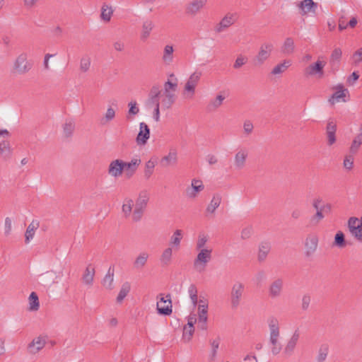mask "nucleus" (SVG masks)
Segmentation results:
<instances>
[{"instance_id":"nucleus-1","label":"nucleus","mask_w":362,"mask_h":362,"mask_svg":"<svg viewBox=\"0 0 362 362\" xmlns=\"http://www.w3.org/2000/svg\"><path fill=\"white\" fill-rule=\"evenodd\" d=\"M268 325L269 328V345L271 352L274 356L278 355L282 350V345L279 341L280 328L279 320L271 317L268 320Z\"/></svg>"},{"instance_id":"nucleus-2","label":"nucleus","mask_w":362,"mask_h":362,"mask_svg":"<svg viewBox=\"0 0 362 362\" xmlns=\"http://www.w3.org/2000/svg\"><path fill=\"white\" fill-rule=\"evenodd\" d=\"M211 259L212 249L206 248V250H199L193 262L194 269L199 272H204Z\"/></svg>"},{"instance_id":"nucleus-3","label":"nucleus","mask_w":362,"mask_h":362,"mask_svg":"<svg viewBox=\"0 0 362 362\" xmlns=\"http://www.w3.org/2000/svg\"><path fill=\"white\" fill-rule=\"evenodd\" d=\"M245 291V286L240 281L235 282L230 290V305L233 309L237 308L241 302Z\"/></svg>"},{"instance_id":"nucleus-4","label":"nucleus","mask_w":362,"mask_h":362,"mask_svg":"<svg viewBox=\"0 0 362 362\" xmlns=\"http://www.w3.org/2000/svg\"><path fill=\"white\" fill-rule=\"evenodd\" d=\"M13 72L19 75L25 74L32 69V64L28 61L25 53L19 54L13 63Z\"/></svg>"},{"instance_id":"nucleus-5","label":"nucleus","mask_w":362,"mask_h":362,"mask_svg":"<svg viewBox=\"0 0 362 362\" xmlns=\"http://www.w3.org/2000/svg\"><path fill=\"white\" fill-rule=\"evenodd\" d=\"M273 48L274 46L272 43L262 44L257 54L253 59L254 65L257 66L262 65L269 58Z\"/></svg>"},{"instance_id":"nucleus-6","label":"nucleus","mask_w":362,"mask_h":362,"mask_svg":"<svg viewBox=\"0 0 362 362\" xmlns=\"http://www.w3.org/2000/svg\"><path fill=\"white\" fill-rule=\"evenodd\" d=\"M160 301L157 303L156 309L158 313L162 315L168 316L172 314V300L170 293L163 296V294H160Z\"/></svg>"},{"instance_id":"nucleus-7","label":"nucleus","mask_w":362,"mask_h":362,"mask_svg":"<svg viewBox=\"0 0 362 362\" xmlns=\"http://www.w3.org/2000/svg\"><path fill=\"white\" fill-rule=\"evenodd\" d=\"M201 76V72L195 71L189 77L184 88V94L187 95V98H193L195 93L196 86H197L198 82L200 80Z\"/></svg>"},{"instance_id":"nucleus-8","label":"nucleus","mask_w":362,"mask_h":362,"mask_svg":"<svg viewBox=\"0 0 362 362\" xmlns=\"http://www.w3.org/2000/svg\"><path fill=\"white\" fill-rule=\"evenodd\" d=\"M319 238L315 233H310L305 240V255L306 257L312 256L318 247Z\"/></svg>"},{"instance_id":"nucleus-9","label":"nucleus","mask_w":362,"mask_h":362,"mask_svg":"<svg viewBox=\"0 0 362 362\" xmlns=\"http://www.w3.org/2000/svg\"><path fill=\"white\" fill-rule=\"evenodd\" d=\"M237 15L235 13H227L221 21L214 27V30L217 33H222L230 26L233 25L237 21Z\"/></svg>"},{"instance_id":"nucleus-10","label":"nucleus","mask_w":362,"mask_h":362,"mask_svg":"<svg viewBox=\"0 0 362 362\" xmlns=\"http://www.w3.org/2000/svg\"><path fill=\"white\" fill-rule=\"evenodd\" d=\"M197 319L196 315H189L187 317V324L183 328L182 339L186 341H189L194 332V324Z\"/></svg>"},{"instance_id":"nucleus-11","label":"nucleus","mask_w":362,"mask_h":362,"mask_svg":"<svg viewBox=\"0 0 362 362\" xmlns=\"http://www.w3.org/2000/svg\"><path fill=\"white\" fill-rule=\"evenodd\" d=\"M284 288V281L281 278L274 280L269 285L268 288L269 296L272 298H277L282 294Z\"/></svg>"},{"instance_id":"nucleus-12","label":"nucleus","mask_w":362,"mask_h":362,"mask_svg":"<svg viewBox=\"0 0 362 362\" xmlns=\"http://www.w3.org/2000/svg\"><path fill=\"white\" fill-rule=\"evenodd\" d=\"M348 228L351 235L362 242V223L358 224V218L351 217L348 220Z\"/></svg>"},{"instance_id":"nucleus-13","label":"nucleus","mask_w":362,"mask_h":362,"mask_svg":"<svg viewBox=\"0 0 362 362\" xmlns=\"http://www.w3.org/2000/svg\"><path fill=\"white\" fill-rule=\"evenodd\" d=\"M141 163V160L139 158H134L129 162H124L123 160L125 177L128 179L132 177L136 173Z\"/></svg>"},{"instance_id":"nucleus-14","label":"nucleus","mask_w":362,"mask_h":362,"mask_svg":"<svg viewBox=\"0 0 362 362\" xmlns=\"http://www.w3.org/2000/svg\"><path fill=\"white\" fill-rule=\"evenodd\" d=\"M333 89H334L335 91L329 99V103L333 105L335 102H339L340 100L346 102L345 98L346 95H349V93L348 89L344 88L343 84H337Z\"/></svg>"},{"instance_id":"nucleus-15","label":"nucleus","mask_w":362,"mask_h":362,"mask_svg":"<svg viewBox=\"0 0 362 362\" xmlns=\"http://www.w3.org/2000/svg\"><path fill=\"white\" fill-rule=\"evenodd\" d=\"M123 160L121 159H116L112 160L108 166L107 173L113 177H120L124 172Z\"/></svg>"},{"instance_id":"nucleus-16","label":"nucleus","mask_w":362,"mask_h":362,"mask_svg":"<svg viewBox=\"0 0 362 362\" xmlns=\"http://www.w3.org/2000/svg\"><path fill=\"white\" fill-rule=\"evenodd\" d=\"M300 338V332L298 329H296L293 333L291 338L288 340L284 349V354L285 356H291L293 353L296 345L298 342Z\"/></svg>"},{"instance_id":"nucleus-17","label":"nucleus","mask_w":362,"mask_h":362,"mask_svg":"<svg viewBox=\"0 0 362 362\" xmlns=\"http://www.w3.org/2000/svg\"><path fill=\"white\" fill-rule=\"evenodd\" d=\"M248 157L247 149L243 148L239 149L234 157V165L238 170H241L245 166L246 160Z\"/></svg>"},{"instance_id":"nucleus-18","label":"nucleus","mask_w":362,"mask_h":362,"mask_svg":"<svg viewBox=\"0 0 362 362\" xmlns=\"http://www.w3.org/2000/svg\"><path fill=\"white\" fill-rule=\"evenodd\" d=\"M325 62L322 61H317L315 63L309 65L305 70V74L308 76L318 75L319 77H322L324 75V66Z\"/></svg>"},{"instance_id":"nucleus-19","label":"nucleus","mask_w":362,"mask_h":362,"mask_svg":"<svg viewBox=\"0 0 362 362\" xmlns=\"http://www.w3.org/2000/svg\"><path fill=\"white\" fill-rule=\"evenodd\" d=\"M150 137V129L145 122L139 124V132L137 134L136 141L138 145H144Z\"/></svg>"},{"instance_id":"nucleus-20","label":"nucleus","mask_w":362,"mask_h":362,"mask_svg":"<svg viewBox=\"0 0 362 362\" xmlns=\"http://www.w3.org/2000/svg\"><path fill=\"white\" fill-rule=\"evenodd\" d=\"M45 344L46 341L42 337H37L28 344L27 347L28 352L30 354H35L45 347Z\"/></svg>"},{"instance_id":"nucleus-21","label":"nucleus","mask_w":362,"mask_h":362,"mask_svg":"<svg viewBox=\"0 0 362 362\" xmlns=\"http://www.w3.org/2000/svg\"><path fill=\"white\" fill-rule=\"evenodd\" d=\"M336 132H337V124L332 120L329 119L327 122L326 127V134L327 136V144L332 146L336 142Z\"/></svg>"},{"instance_id":"nucleus-22","label":"nucleus","mask_w":362,"mask_h":362,"mask_svg":"<svg viewBox=\"0 0 362 362\" xmlns=\"http://www.w3.org/2000/svg\"><path fill=\"white\" fill-rule=\"evenodd\" d=\"M226 98L225 92H220L214 99L210 100L206 109L209 112H214L220 107Z\"/></svg>"},{"instance_id":"nucleus-23","label":"nucleus","mask_w":362,"mask_h":362,"mask_svg":"<svg viewBox=\"0 0 362 362\" xmlns=\"http://www.w3.org/2000/svg\"><path fill=\"white\" fill-rule=\"evenodd\" d=\"M298 6L300 9L301 15L304 16L310 12H315L317 4L313 0H303L298 4Z\"/></svg>"},{"instance_id":"nucleus-24","label":"nucleus","mask_w":362,"mask_h":362,"mask_svg":"<svg viewBox=\"0 0 362 362\" xmlns=\"http://www.w3.org/2000/svg\"><path fill=\"white\" fill-rule=\"evenodd\" d=\"M154 26V23L151 20H146L143 22L140 34L141 41L145 42L150 37Z\"/></svg>"},{"instance_id":"nucleus-25","label":"nucleus","mask_w":362,"mask_h":362,"mask_svg":"<svg viewBox=\"0 0 362 362\" xmlns=\"http://www.w3.org/2000/svg\"><path fill=\"white\" fill-rule=\"evenodd\" d=\"M95 268L91 264H88L83 275L82 281L84 284L91 286L93 284L95 276Z\"/></svg>"},{"instance_id":"nucleus-26","label":"nucleus","mask_w":362,"mask_h":362,"mask_svg":"<svg viewBox=\"0 0 362 362\" xmlns=\"http://www.w3.org/2000/svg\"><path fill=\"white\" fill-rule=\"evenodd\" d=\"M114 266H110L101 282L102 285L107 290L114 288Z\"/></svg>"},{"instance_id":"nucleus-27","label":"nucleus","mask_w":362,"mask_h":362,"mask_svg":"<svg viewBox=\"0 0 362 362\" xmlns=\"http://www.w3.org/2000/svg\"><path fill=\"white\" fill-rule=\"evenodd\" d=\"M341 55L342 52L340 48H335L331 54L329 64L334 71H337L339 68Z\"/></svg>"},{"instance_id":"nucleus-28","label":"nucleus","mask_w":362,"mask_h":362,"mask_svg":"<svg viewBox=\"0 0 362 362\" xmlns=\"http://www.w3.org/2000/svg\"><path fill=\"white\" fill-rule=\"evenodd\" d=\"M176 95L175 93H163L160 95L161 108L164 110L170 109L175 103Z\"/></svg>"},{"instance_id":"nucleus-29","label":"nucleus","mask_w":362,"mask_h":362,"mask_svg":"<svg viewBox=\"0 0 362 362\" xmlns=\"http://www.w3.org/2000/svg\"><path fill=\"white\" fill-rule=\"evenodd\" d=\"M149 255L146 252H141L136 257L133 262V267L136 270H141L147 264Z\"/></svg>"},{"instance_id":"nucleus-30","label":"nucleus","mask_w":362,"mask_h":362,"mask_svg":"<svg viewBox=\"0 0 362 362\" xmlns=\"http://www.w3.org/2000/svg\"><path fill=\"white\" fill-rule=\"evenodd\" d=\"M174 48L171 45H166L163 51L162 61L165 65L173 63L174 59Z\"/></svg>"},{"instance_id":"nucleus-31","label":"nucleus","mask_w":362,"mask_h":362,"mask_svg":"<svg viewBox=\"0 0 362 362\" xmlns=\"http://www.w3.org/2000/svg\"><path fill=\"white\" fill-rule=\"evenodd\" d=\"M206 3V0H194L187 5L186 12L189 14L194 15L204 6Z\"/></svg>"},{"instance_id":"nucleus-32","label":"nucleus","mask_w":362,"mask_h":362,"mask_svg":"<svg viewBox=\"0 0 362 362\" xmlns=\"http://www.w3.org/2000/svg\"><path fill=\"white\" fill-rule=\"evenodd\" d=\"M177 158L176 151H170L169 153L160 160V165L162 167L167 168L170 165H175L177 163Z\"/></svg>"},{"instance_id":"nucleus-33","label":"nucleus","mask_w":362,"mask_h":362,"mask_svg":"<svg viewBox=\"0 0 362 362\" xmlns=\"http://www.w3.org/2000/svg\"><path fill=\"white\" fill-rule=\"evenodd\" d=\"M149 200V194L147 190H141L136 200L135 206L145 209Z\"/></svg>"},{"instance_id":"nucleus-34","label":"nucleus","mask_w":362,"mask_h":362,"mask_svg":"<svg viewBox=\"0 0 362 362\" xmlns=\"http://www.w3.org/2000/svg\"><path fill=\"white\" fill-rule=\"evenodd\" d=\"M39 227V222L33 220L28 226L25 233V243H28L34 237L35 230Z\"/></svg>"},{"instance_id":"nucleus-35","label":"nucleus","mask_w":362,"mask_h":362,"mask_svg":"<svg viewBox=\"0 0 362 362\" xmlns=\"http://www.w3.org/2000/svg\"><path fill=\"white\" fill-rule=\"evenodd\" d=\"M329 347L327 344H322L320 346L316 356L317 362H325L327 358Z\"/></svg>"},{"instance_id":"nucleus-36","label":"nucleus","mask_w":362,"mask_h":362,"mask_svg":"<svg viewBox=\"0 0 362 362\" xmlns=\"http://www.w3.org/2000/svg\"><path fill=\"white\" fill-rule=\"evenodd\" d=\"M131 290V285L128 281L124 282L119 290L117 296L116 301L117 303H122L126 296L129 294Z\"/></svg>"},{"instance_id":"nucleus-37","label":"nucleus","mask_w":362,"mask_h":362,"mask_svg":"<svg viewBox=\"0 0 362 362\" xmlns=\"http://www.w3.org/2000/svg\"><path fill=\"white\" fill-rule=\"evenodd\" d=\"M0 154L4 159L10 158L12 154V149L8 141H2L0 142Z\"/></svg>"},{"instance_id":"nucleus-38","label":"nucleus","mask_w":362,"mask_h":362,"mask_svg":"<svg viewBox=\"0 0 362 362\" xmlns=\"http://www.w3.org/2000/svg\"><path fill=\"white\" fill-rule=\"evenodd\" d=\"M295 49L294 41L291 37L285 39L284 42L281 47V52L285 54H291L293 53Z\"/></svg>"},{"instance_id":"nucleus-39","label":"nucleus","mask_w":362,"mask_h":362,"mask_svg":"<svg viewBox=\"0 0 362 362\" xmlns=\"http://www.w3.org/2000/svg\"><path fill=\"white\" fill-rule=\"evenodd\" d=\"M291 62L290 60H284L282 63H280L275 66L272 69L271 74L273 75H278L284 73L290 66Z\"/></svg>"},{"instance_id":"nucleus-40","label":"nucleus","mask_w":362,"mask_h":362,"mask_svg":"<svg viewBox=\"0 0 362 362\" xmlns=\"http://www.w3.org/2000/svg\"><path fill=\"white\" fill-rule=\"evenodd\" d=\"M221 202V197L220 194L214 195L210 204L206 208V211L211 214H214L216 209L219 206Z\"/></svg>"},{"instance_id":"nucleus-41","label":"nucleus","mask_w":362,"mask_h":362,"mask_svg":"<svg viewBox=\"0 0 362 362\" xmlns=\"http://www.w3.org/2000/svg\"><path fill=\"white\" fill-rule=\"evenodd\" d=\"M172 255H173V250L171 247H168V248L165 249L163 250V252H162L160 257V261L161 264L163 266L168 265L171 262Z\"/></svg>"},{"instance_id":"nucleus-42","label":"nucleus","mask_w":362,"mask_h":362,"mask_svg":"<svg viewBox=\"0 0 362 362\" xmlns=\"http://www.w3.org/2000/svg\"><path fill=\"white\" fill-rule=\"evenodd\" d=\"M178 86L177 78H175V81H171L170 79H168L167 81L164 83V93H175L177 90Z\"/></svg>"},{"instance_id":"nucleus-43","label":"nucleus","mask_w":362,"mask_h":362,"mask_svg":"<svg viewBox=\"0 0 362 362\" xmlns=\"http://www.w3.org/2000/svg\"><path fill=\"white\" fill-rule=\"evenodd\" d=\"M113 9L112 8V7L108 6L107 4H104L101 8V19L105 22H109L111 19Z\"/></svg>"},{"instance_id":"nucleus-44","label":"nucleus","mask_w":362,"mask_h":362,"mask_svg":"<svg viewBox=\"0 0 362 362\" xmlns=\"http://www.w3.org/2000/svg\"><path fill=\"white\" fill-rule=\"evenodd\" d=\"M325 211V206H322V209L320 211H317L316 213L311 216L310 219V225L312 226H317L320 222L325 218L323 212Z\"/></svg>"},{"instance_id":"nucleus-45","label":"nucleus","mask_w":362,"mask_h":362,"mask_svg":"<svg viewBox=\"0 0 362 362\" xmlns=\"http://www.w3.org/2000/svg\"><path fill=\"white\" fill-rule=\"evenodd\" d=\"M269 250V244L267 243H262L259 247L258 260L259 262L264 261L266 259Z\"/></svg>"},{"instance_id":"nucleus-46","label":"nucleus","mask_w":362,"mask_h":362,"mask_svg":"<svg viewBox=\"0 0 362 362\" xmlns=\"http://www.w3.org/2000/svg\"><path fill=\"white\" fill-rule=\"evenodd\" d=\"M210 344L211 346V351L209 354V360L210 362H214L216 359L217 350L219 347L220 339L217 338L214 340H210Z\"/></svg>"},{"instance_id":"nucleus-47","label":"nucleus","mask_w":362,"mask_h":362,"mask_svg":"<svg viewBox=\"0 0 362 362\" xmlns=\"http://www.w3.org/2000/svg\"><path fill=\"white\" fill-rule=\"evenodd\" d=\"M156 166V162L153 160H148L145 164L144 175L146 180H148L153 175L154 168Z\"/></svg>"},{"instance_id":"nucleus-48","label":"nucleus","mask_w":362,"mask_h":362,"mask_svg":"<svg viewBox=\"0 0 362 362\" xmlns=\"http://www.w3.org/2000/svg\"><path fill=\"white\" fill-rule=\"evenodd\" d=\"M182 238V231L181 230H176L170 238V244L176 247H179L181 240Z\"/></svg>"},{"instance_id":"nucleus-49","label":"nucleus","mask_w":362,"mask_h":362,"mask_svg":"<svg viewBox=\"0 0 362 362\" xmlns=\"http://www.w3.org/2000/svg\"><path fill=\"white\" fill-rule=\"evenodd\" d=\"M30 310H37L40 307L39 298L35 292H32L29 296Z\"/></svg>"},{"instance_id":"nucleus-50","label":"nucleus","mask_w":362,"mask_h":362,"mask_svg":"<svg viewBox=\"0 0 362 362\" xmlns=\"http://www.w3.org/2000/svg\"><path fill=\"white\" fill-rule=\"evenodd\" d=\"M134 205L133 200L132 199H125L124 204L122 206V212L125 217H129L132 211V206Z\"/></svg>"},{"instance_id":"nucleus-51","label":"nucleus","mask_w":362,"mask_h":362,"mask_svg":"<svg viewBox=\"0 0 362 362\" xmlns=\"http://www.w3.org/2000/svg\"><path fill=\"white\" fill-rule=\"evenodd\" d=\"M188 293L191 301L194 306H196L198 303V297H197V286L192 284L188 288Z\"/></svg>"},{"instance_id":"nucleus-52","label":"nucleus","mask_w":362,"mask_h":362,"mask_svg":"<svg viewBox=\"0 0 362 362\" xmlns=\"http://www.w3.org/2000/svg\"><path fill=\"white\" fill-rule=\"evenodd\" d=\"M334 245L338 247L342 248L346 246L344 234L341 231H338L334 236Z\"/></svg>"},{"instance_id":"nucleus-53","label":"nucleus","mask_w":362,"mask_h":362,"mask_svg":"<svg viewBox=\"0 0 362 362\" xmlns=\"http://www.w3.org/2000/svg\"><path fill=\"white\" fill-rule=\"evenodd\" d=\"M202 191V187L199 186H191L187 187L185 190L186 196L189 198H195L197 194Z\"/></svg>"},{"instance_id":"nucleus-54","label":"nucleus","mask_w":362,"mask_h":362,"mask_svg":"<svg viewBox=\"0 0 362 362\" xmlns=\"http://www.w3.org/2000/svg\"><path fill=\"white\" fill-rule=\"evenodd\" d=\"M75 129V124L73 121L66 122L63 126L64 134L66 137H70Z\"/></svg>"},{"instance_id":"nucleus-55","label":"nucleus","mask_w":362,"mask_h":362,"mask_svg":"<svg viewBox=\"0 0 362 362\" xmlns=\"http://www.w3.org/2000/svg\"><path fill=\"white\" fill-rule=\"evenodd\" d=\"M90 59L88 57H83L80 61V70L85 73L87 72L90 66Z\"/></svg>"},{"instance_id":"nucleus-56","label":"nucleus","mask_w":362,"mask_h":362,"mask_svg":"<svg viewBox=\"0 0 362 362\" xmlns=\"http://www.w3.org/2000/svg\"><path fill=\"white\" fill-rule=\"evenodd\" d=\"M344 168L348 170H351L354 167V155H346L343 162Z\"/></svg>"},{"instance_id":"nucleus-57","label":"nucleus","mask_w":362,"mask_h":362,"mask_svg":"<svg viewBox=\"0 0 362 362\" xmlns=\"http://www.w3.org/2000/svg\"><path fill=\"white\" fill-rule=\"evenodd\" d=\"M144 211H145V209L135 206L134 210L132 214L133 221H134V222L139 221L143 216Z\"/></svg>"},{"instance_id":"nucleus-58","label":"nucleus","mask_w":362,"mask_h":362,"mask_svg":"<svg viewBox=\"0 0 362 362\" xmlns=\"http://www.w3.org/2000/svg\"><path fill=\"white\" fill-rule=\"evenodd\" d=\"M208 239L205 235H199L196 244V249L198 250H206L204 246L206 245Z\"/></svg>"},{"instance_id":"nucleus-59","label":"nucleus","mask_w":362,"mask_h":362,"mask_svg":"<svg viewBox=\"0 0 362 362\" xmlns=\"http://www.w3.org/2000/svg\"><path fill=\"white\" fill-rule=\"evenodd\" d=\"M208 303H204V304H199L198 307V317H208Z\"/></svg>"},{"instance_id":"nucleus-60","label":"nucleus","mask_w":362,"mask_h":362,"mask_svg":"<svg viewBox=\"0 0 362 362\" xmlns=\"http://www.w3.org/2000/svg\"><path fill=\"white\" fill-rule=\"evenodd\" d=\"M353 64H358L362 62V47L357 49L351 57Z\"/></svg>"},{"instance_id":"nucleus-61","label":"nucleus","mask_w":362,"mask_h":362,"mask_svg":"<svg viewBox=\"0 0 362 362\" xmlns=\"http://www.w3.org/2000/svg\"><path fill=\"white\" fill-rule=\"evenodd\" d=\"M129 115H136L139 112V108L137 107V103L136 101H131L129 104Z\"/></svg>"},{"instance_id":"nucleus-62","label":"nucleus","mask_w":362,"mask_h":362,"mask_svg":"<svg viewBox=\"0 0 362 362\" xmlns=\"http://www.w3.org/2000/svg\"><path fill=\"white\" fill-rule=\"evenodd\" d=\"M247 59L246 57L239 55L234 62L233 68L235 69L240 68L247 62Z\"/></svg>"},{"instance_id":"nucleus-63","label":"nucleus","mask_w":362,"mask_h":362,"mask_svg":"<svg viewBox=\"0 0 362 362\" xmlns=\"http://www.w3.org/2000/svg\"><path fill=\"white\" fill-rule=\"evenodd\" d=\"M253 233V229L251 226H247L243 228L241 231V238L243 240L248 239L251 237Z\"/></svg>"},{"instance_id":"nucleus-64","label":"nucleus","mask_w":362,"mask_h":362,"mask_svg":"<svg viewBox=\"0 0 362 362\" xmlns=\"http://www.w3.org/2000/svg\"><path fill=\"white\" fill-rule=\"evenodd\" d=\"M160 96H148V104L153 107H160Z\"/></svg>"}]
</instances>
